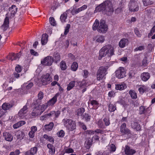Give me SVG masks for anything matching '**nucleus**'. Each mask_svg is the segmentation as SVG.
<instances>
[{
    "label": "nucleus",
    "instance_id": "f257e3e1",
    "mask_svg": "<svg viewBox=\"0 0 155 155\" xmlns=\"http://www.w3.org/2000/svg\"><path fill=\"white\" fill-rule=\"evenodd\" d=\"M17 8L15 5H12L9 8V12L6 14L4 23L1 27L3 31H6L9 27V21L8 18L9 17L11 18L13 17L14 15L17 12Z\"/></svg>",
    "mask_w": 155,
    "mask_h": 155
},
{
    "label": "nucleus",
    "instance_id": "f03ea898",
    "mask_svg": "<svg viewBox=\"0 0 155 155\" xmlns=\"http://www.w3.org/2000/svg\"><path fill=\"white\" fill-rule=\"evenodd\" d=\"M95 11L96 12L105 11L107 14L110 15L114 10L111 2L110 1L107 0L96 7Z\"/></svg>",
    "mask_w": 155,
    "mask_h": 155
},
{
    "label": "nucleus",
    "instance_id": "7ed1b4c3",
    "mask_svg": "<svg viewBox=\"0 0 155 155\" xmlns=\"http://www.w3.org/2000/svg\"><path fill=\"white\" fill-rule=\"evenodd\" d=\"M114 46L108 45L103 47L100 50L99 52V60L106 55L109 56H111L114 54Z\"/></svg>",
    "mask_w": 155,
    "mask_h": 155
},
{
    "label": "nucleus",
    "instance_id": "20e7f679",
    "mask_svg": "<svg viewBox=\"0 0 155 155\" xmlns=\"http://www.w3.org/2000/svg\"><path fill=\"white\" fill-rule=\"evenodd\" d=\"M62 122L64 126L69 130L72 131L76 128V124L72 120L64 119L63 120Z\"/></svg>",
    "mask_w": 155,
    "mask_h": 155
},
{
    "label": "nucleus",
    "instance_id": "39448f33",
    "mask_svg": "<svg viewBox=\"0 0 155 155\" xmlns=\"http://www.w3.org/2000/svg\"><path fill=\"white\" fill-rule=\"evenodd\" d=\"M126 71L124 67H120L115 71L116 77L119 79L123 78L125 76Z\"/></svg>",
    "mask_w": 155,
    "mask_h": 155
},
{
    "label": "nucleus",
    "instance_id": "423d86ee",
    "mask_svg": "<svg viewBox=\"0 0 155 155\" xmlns=\"http://www.w3.org/2000/svg\"><path fill=\"white\" fill-rule=\"evenodd\" d=\"M128 7L130 11L135 12L139 10V7L137 2L134 1H130L128 4Z\"/></svg>",
    "mask_w": 155,
    "mask_h": 155
},
{
    "label": "nucleus",
    "instance_id": "0eeeda50",
    "mask_svg": "<svg viewBox=\"0 0 155 155\" xmlns=\"http://www.w3.org/2000/svg\"><path fill=\"white\" fill-rule=\"evenodd\" d=\"M107 25L104 20L101 21L98 26L97 31L100 33H105L107 30Z\"/></svg>",
    "mask_w": 155,
    "mask_h": 155
},
{
    "label": "nucleus",
    "instance_id": "6e6552de",
    "mask_svg": "<svg viewBox=\"0 0 155 155\" xmlns=\"http://www.w3.org/2000/svg\"><path fill=\"white\" fill-rule=\"evenodd\" d=\"M53 61V58L50 56H48L41 60V63L45 66L51 65Z\"/></svg>",
    "mask_w": 155,
    "mask_h": 155
},
{
    "label": "nucleus",
    "instance_id": "1a4fd4ad",
    "mask_svg": "<svg viewBox=\"0 0 155 155\" xmlns=\"http://www.w3.org/2000/svg\"><path fill=\"white\" fill-rule=\"evenodd\" d=\"M52 81V78L48 73L42 76L41 82L43 85H46Z\"/></svg>",
    "mask_w": 155,
    "mask_h": 155
},
{
    "label": "nucleus",
    "instance_id": "9d476101",
    "mask_svg": "<svg viewBox=\"0 0 155 155\" xmlns=\"http://www.w3.org/2000/svg\"><path fill=\"white\" fill-rule=\"evenodd\" d=\"M120 131L123 134L128 135L130 134V130L126 128V125L125 123H123L121 125L120 127Z\"/></svg>",
    "mask_w": 155,
    "mask_h": 155
},
{
    "label": "nucleus",
    "instance_id": "9b49d317",
    "mask_svg": "<svg viewBox=\"0 0 155 155\" xmlns=\"http://www.w3.org/2000/svg\"><path fill=\"white\" fill-rule=\"evenodd\" d=\"M60 94L58 92L51 99H50L47 103L49 106H52L57 102V99L58 97L60 95Z\"/></svg>",
    "mask_w": 155,
    "mask_h": 155
},
{
    "label": "nucleus",
    "instance_id": "f8f14e48",
    "mask_svg": "<svg viewBox=\"0 0 155 155\" xmlns=\"http://www.w3.org/2000/svg\"><path fill=\"white\" fill-rule=\"evenodd\" d=\"M28 112V108L27 106L25 105L19 111L18 115V116L21 118H24Z\"/></svg>",
    "mask_w": 155,
    "mask_h": 155
},
{
    "label": "nucleus",
    "instance_id": "ddd939ff",
    "mask_svg": "<svg viewBox=\"0 0 155 155\" xmlns=\"http://www.w3.org/2000/svg\"><path fill=\"white\" fill-rule=\"evenodd\" d=\"M87 7L86 5H84L81 7L75 10L72 9L71 11V13L72 15L77 14L80 12L84 11L87 8Z\"/></svg>",
    "mask_w": 155,
    "mask_h": 155
},
{
    "label": "nucleus",
    "instance_id": "4468645a",
    "mask_svg": "<svg viewBox=\"0 0 155 155\" xmlns=\"http://www.w3.org/2000/svg\"><path fill=\"white\" fill-rule=\"evenodd\" d=\"M124 151L125 153L127 155H133L136 152L135 150L130 148L127 145L125 146Z\"/></svg>",
    "mask_w": 155,
    "mask_h": 155
},
{
    "label": "nucleus",
    "instance_id": "2eb2a0df",
    "mask_svg": "<svg viewBox=\"0 0 155 155\" xmlns=\"http://www.w3.org/2000/svg\"><path fill=\"white\" fill-rule=\"evenodd\" d=\"M128 40L125 38L121 39L119 43V46L121 48H124L128 44Z\"/></svg>",
    "mask_w": 155,
    "mask_h": 155
},
{
    "label": "nucleus",
    "instance_id": "dca6fc26",
    "mask_svg": "<svg viewBox=\"0 0 155 155\" xmlns=\"http://www.w3.org/2000/svg\"><path fill=\"white\" fill-rule=\"evenodd\" d=\"M3 136L4 137L5 139L7 141L11 142L13 140V136L8 132H4L3 133Z\"/></svg>",
    "mask_w": 155,
    "mask_h": 155
},
{
    "label": "nucleus",
    "instance_id": "f3484780",
    "mask_svg": "<svg viewBox=\"0 0 155 155\" xmlns=\"http://www.w3.org/2000/svg\"><path fill=\"white\" fill-rule=\"evenodd\" d=\"M37 130V128L36 126H32L31 128V131L28 133L29 137L31 138H33L35 136V134Z\"/></svg>",
    "mask_w": 155,
    "mask_h": 155
},
{
    "label": "nucleus",
    "instance_id": "a211bd4d",
    "mask_svg": "<svg viewBox=\"0 0 155 155\" xmlns=\"http://www.w3.org/2000/svg\"><path fill=\"white\" fill-rule=\"evenodd\" d=\"M60 114V112L59 111H57L56 112L53 111L47 114V115L48 116L52 117L53 118H56L58 117Z\"/></svg>",
    "mask_w": 155,
    "mask_h": 155
},
{
    "label": "nucleus",
    "instance_id": "6ab92c4d",
    "mask_svg": "<svg viewBox=\"0 0 155 155\" xmlns=\"http://www.w3.org/2000/svg\"><path fill=\"white\" fill-rule=\"evenodd\" d=\"M150 74L147 72L143 73L141 75L142 80L144 81H147L150 78Z\"/></svg>",
    "mask_w": 155,
    "mask_h": 155
},
{
    "label": "nucleus",
    "instance_id": "aec40b11",
    "mask_svg": "<svg viewBox=\"0 0 155 155\" xmlns=\"http://www.w3.org/2000/svg\"><path fill=\"white\" fill-rule=\"evenodd\" d=\"M108 68V67L107 66H102L99 68L97 72H100L101 74H103L104 76H105L107 74V70Z\"/></svg>",
    "mask_w": 155,
    "mask_h": 155
},
{
    "label": "nucleus",
    "instance_id": "412c9836",
    "mask_svg": "<svg viewBox=\"0 0 155 155\" xmlns=\"http://www.w3.org/2000/svg\"><path fill=\"white\" fill-rule=\"evenodd\" d=\"M127 87V86L124 83H121L120 84L115 85V88L116 90H122Z\"/></svg>",
    "mask_w": 155,
    "mask_h": 155
},
{
    "label": "nucleus",
    "instance_id": "4be33fe9",
    "mask_svg": "<svg viewBox=\"0 0 155 155\" xmlns=\"http://www.w3.org/2000/svg\"><path fill=\"white\" fill-rule=\"evenodd\" d=\"M93 39L94 40H95L97 42L102 43L104 41L105 38L103 36L98 35L94 38Z\"/></svg>",
    "mask_w": 155,
    "mask_h": 155
},
{
    "label": "nucleus",
    "instance_id": "5701e85b",
    "mask_svg": "<svg viewBox=\"0 0 155 155\" xmlns=\"http://www.w3.org/2000/svg\"><path fill=\"white\" fill-rule=\"evenodd\" d=\"M47 147L49 149V153L53 155L54 154L55 152V147L53 145L50 143L47 144Z\"/></svg>",
    "mask_w": 155,
    "mask_h": 155
},
{
    "label": "nucleus",
    "instance_id": "b1692460",
    "mask_svg": "<svg viewBox=\"0 0 155 155\" xmlns=\"http://www.w3.org/2000/svg\"><path fill=\"white\" fill-rule=\"evenodd\" d=\"M13 106L12 104L5 103L2 106V108L4 110H7L11 108Z\"/></svg>",
    "mask_w": 155,
    "mask_h": 155
},
{
    "label": "nucleus",
    "instance_id": "393cba45",
    "mask_svg": "<svg viewBox=\"0 0 155 155\" xmlns=\"http://www.w3.org/2000/svg\"><path fill=\"white\" fill-rule=\"evenodd\" d=\"M48 36L46 34H44L42 35L41 39V44L43 45H45L48 41Z\"/></svg>",
    "mask_w": 155,
    "mask_h": 155
},
{
    "label": "nucleus",
    "instance_id": "a878e982",
    "mask_svg": "<svg viewBox=\"0 0 155 155\" xmlns=\"http://www.w3.org/2000/svg\"><path fill=\"white\" fill-rule=\"evenodd\" d=\"M25 124V121L21 120L20 121L14 124L13 125V127L14 129H17L21 126Z\"/></svg>",
    "mask_w": 155,
    "mask_h": 155
},
{
    "label": "nucleus",
    "instance_id": "bb28decb",
    "mask_svg": "<svg viewBox=\"0 0 155 155\" xmlns=\"http://www.w3.org/2000/svg\"><path fill=\"white\" fill-rule=\"evenodd\" d=\"M16 135L17 139L21 140L24 139L25 134L23 132L19 131L17 133Z\"/></svg>",
    "mask_w": 155,
    "mask_h": 155
},
{
    "label": "nucleus",
    "instance_id": "cd10ccee",
    "mask_svg": "<svg viewBox=\"0 0 155 155\" xmlns=\"http://www.w3.org/2000/svg\"><path fill=\"white\" fill-rule=\"evenodd\" d=\"M70 11V9H69L66 11V12L64 13L63 14L61 15L60 17V19L62 22H64L65 21V20L66 19L67 17V12Z\"/></svg>",
    "mask_w": 155,
    "mask_h": 155
},
{
    "label": "nucleus",
    "instance_id": "c85d7f7f",
    "mask_svg": "<svg viewBox=\"0 0 155 155\" xmlns=\"http://www.w3.org/2000/svg\"><path fill=\"white\" fill-rule=\"evenodd\" d=\"M85 109L83 108L78 109L76 111V114L78 116H83L82 115L84 112Z\"/></svg>",
    "mask_w": 155,
    "mask_h": 155
},
{
    "label": "nucleus",
    "instance_id": "c756f323",
    "mask_svg": "<svg viewBox=\"0 0 155 155\" xmlns=\"http://www.w3.org/2000/svg\"><path fill=\"white\" fill-rule=\"evenodd\" d=\"M131 126L133 128L136 129L137 131L140 130L141 128L140 125L137 122H134L132 124Z\"/></svg>",
    "mask_w": 155,
    "mask_h": 155
},
{
    "label": "nucleus",
    "instance_id": "7c9ffc66",
    "mask_svg": "<svg viewBox=\"0 0 155 155\" xmlns=\"http://www.w3.org/2000/svg\"><path fill=\"white\" fill-rule=\"evenodd\" d=\"M54 126V124L53 122H50L49 124L46 125L45 127V129L47 131H50L52 130Z\"/></svg>",
    "mask_w": 155,
    "mask_h": 155
},
{
    "label": "nucleus",
    "instance_id": "2f4dec72",
    "mask_svg": "<svg viewBox=\"0 0 155 155\" xmlns=\"http://www.w3.org/2000/svg\"><path fill=\"white\" fill-rule=\"evenodd\" d=\"M129 93L132 98L136 99L137 98V94L134 91L132 90H130L129 91Z\"/></svg>",
    "mask_w": 155,
    "mask_h": 155
},
{
    "label": "nucleus",
    "instance_id": "473e14b6",
    "mask_svg": "<svg viewBox=\"0 0 155 155\" xmlns=\"http://www.w3.org/2000/svg\"><path fill=\"white\" fill-rule=\"evenodd\" d=\"M75 82L74 81H71L68 85L67 90L68 91L70 90L75 86Z\"/></svg>",
    "mask_w": 155,
    "mask_h": 155
},
{
    "label": "nucleus",
    "instance_id": "72a5a7b5",
    "mask_svg": "<svg viewBox=\"0 0 155 155\" xmlns=\"http://www.w3.org/2000/svg\"><path fill=\"white\" fill-rule=\"evenodd\" d=\"M148 89L147 87L145 85H143L141 86L138 89V91L140 93L143 94L145 91Z\"/></svg>",
    "mask_w": 155,
    "mask_h": 155
},
{
    "label": "nucleus",
    "instance_id": "f704fd0d",
    "mask_svg": "<svg viewBox=\"0 0 155 155\" xmlns=\"http://www.w3.org/2000/svg\"><path fill=\"white\" fill-rule=\"evenodd\" d=\"M99 21L98 20L96 19L93 25V29L95 31L98 29V26L99 25Z\"/></svg>",
    "mask_w": 155,
    "mask_h": 155
},
{
    "label": "nucleus",
    "instance_id": "c9c22d12",
    "mask_svg": "<svg viewBox=\"0 0 155 155\" xmlns=\"http://www.w3.org/2000/svg\"><path fill=\"white\" fill-rule=\"evenodd\" d=\"M90 102V103L93 106L92 108L93 109H96L97 108V105L99 104L97 101L93 100L91 101Z\"/></svg>",
    "mask_w": 155,
    "mask_h": 155
},
{
    "label": "nucleus",
    "instance_id": "e433bc0d",
    "mask_svg": "<svg viewBox=\"0 0 155 155\" xmlns=\"http://www.w3.org/2000/svg\"><path fill=\"white\" fill-rule=\"evenodd\" d=\"M82 119H85L86 122H88L90 121L91 116L88 114L85 113L82 116Z\"/></svg>",
    "mask_w": 155,
    "mask_h": 155
},
{
    "label": "nucleus",
    "instance_id": "4c0bfd02",
    "mask_svg": "<svg viewBox=\"0 0 155 155\" xmlns=\"http://www.w3.org/2000/svg\"><path fill=\"white\" fill-rule=\"evenodd\" d=\"M78 67V64L76 62H74L73 63L71 66V69L72 71H76L77 70Z\"/></svg>",
    "mask_w": 155,
    "mask_h": 155
},
{
    "label": "nucleus",
    "instance_id": "58836bf2",
    "mask_svg": "<svg viewBox=\"0 0 155 155\" xmlns=\"http://www.w3.org/2000/svg\"><path fill=\"white\" fill-rule=\"evenodd\" d=\"M77 82L78 83V85L81 87H82L84 86H87L89 85V84H87V81L84 80H83L81 82L78 81Z\"/></svg>",
    "mask_w": 155,
    "mask_h": 155
},
{
    "label": "nucleus",
    "instance_id": "ea45409f",
    "mask_svg": "<svg viewBox=\"0 0 155 155\" xmlns=\"http://www.w3.org/2000/svg\"><path fill=\"white\" fill-rule=\"evenodd\" d=\"M92 142V141L91 139L85 141V147L87 149H89L91 146Z\"/></svg>",
    "mask_w": 155,
    "mask_h": 155
},
{
    "label": "nucleus",
    "instance_id": "a19ab883",
    "mask_svg": "<svg viewBox=\"0 0 155 155\" xmlns=\"http://www.w3.org/2000/svg\"><path fill=\"white\" fill-rule=\"evenodd\" d=\"M60 67L62 70H65L67 68L66 63L65 61H62L60 63Z\"/></svg>",
    "mask_w": 155,
    "mask_h": 155
},
{
    "label": "nucleus",
    "instance_id": "79ce46f5",
    "mask_svg": "<svg viewBox=\"0 0 155 155\" xmlns=\"http://www.w3.org/2000/svg\"><path fill=\"white\" fill-rule=\"evenodd\" d=\"M143 5L145 6H147L153 4V2L151 0H143Z\"/></svg>",
    "mask_w": 155,
    "mask_h": 155
},
{
    "label": "nucleus",
    "instance_id": "37998d69",
    "mask_svg": "<svg viewBox=\"0 0 155 155\" xmlns=\"http://www.w3.org/2000/svg\"><path fill=\"white\" fill-rule=\"evenodd\" d=\"M108 107L109 110L110 112L114 111L116 109V106L112 104H110Z\"/></svg>",
    "mask_w": 155,
    "mask_h": 155
},
{
    "label": "nucleus",
    "instance_id": "c03bdc74",
    "mask_svg": "<svg viewBox=\"0 0 155 155\" xmlns=\"http://www.w3.org/2000/svg\"><path fill=\"white\" fill-rule=\"evenodd\" d=\"M33 86V84L32 82H30L29 83H25L23 84V86L26 87L27 89H30Z\"/></svg>",
    "mask_w": 155,
    "mask_h": 155
},
{
    "label": "nucleus",
    "instance_id": "a18cd8bd",
    "mask_svg": "<svg viewBox=\"0 0 155 155\" xmlns=\"http://www.w3.org/2000/svg\"><path fill=\"white\" fill-rule=\"evenodd\" d=\"M54 61L56 63L58 61H59L60 59V56L58 53L55 54L54 56Z\"/></svg>",
    "mask_w": 155,
    "mask_h": 155
},
{
    "label": "nucleus",
    "instance_id": "49530a36",
    "mask_svg": "<svg viewBox=\"0 0 155 155\" xmlns=\"http://www.w3.org/2000/svg\"><path fill=\"white\" fill-rule=\"evenodd\" d=\"M105 76H104L103 74H101L100 72H97V80H102Z\"/></svg>",
    "mask_w": 155,
    "mask_h": 155
},
{
    "label": "nucleus",
    "instance_id": "de8ad7c7",
    "mask_svg": "<svg viewBox=\"0 0 155 155\" xmlns=\"http://www.w3.org/2000/svg\"><path fill=\"white\" fill-rule=\"evenodd\" d=\"M38 107L41 109V110L43 112L47 108L48 106H49L47 103L45 104L41 105H39Z\"/></svg>",
    "mask_w": 155,
    "mask_h": 155
},
{
    "label": "nucleus",
    "instance_id": "09e8293b",
    "mask_svg": "<svg viewBox=\"0 0 155 155\" xmlns=\"http://www.w3.org/2000/svg\"><path fill=\"white\" fill-rule=\"evenodd\" d=\"M65 134L63 130H61L57 133V134L58 137H62Z\"/></svg>",
    "mask_w": 155,
    "mask_h": 155
},
{
    "label": "nucleus",
    "instance_id": "8fccbe9b",
    "mask_svg": "<svg viewBox=\"0 0 155 155\" xmlns=\"http://www.w3.org/2000/svg\"><path fill=\"white\" fill-rule=\"evenodd\" d=\"M49 21L51 24L53 26L56 25V21L54 19L53 17H50L49 18Z\"/></svg>",
    "mask_w": 155,
    "mask_h": 155
},
{
    "label": "nucleus",
    "instance_id": "3c124183",
    "mask_svg": "<svg viewBox=\"0 0 155 155\" xmlns=\"http://www.w3.org/2000/svg\"><path fill=\"white\" fill-rule=\"evenodd\" d=\"M37 150V147H34L31 148L30 150L31 151V153L33 154V155H35L36 153Z\"/></svg>",
    "mask_w": 155,
    "mask_h": 155
},
{
    "label": "nucleus",
    "instance_id": "603ef678",
    "mask_svg": "<svg viewBox=\"0 0 155 155\" xmlns=\"http://www.w3.org/2000/svg\"><path fill=\"white\" fill-rule=\"evenodd\" d=\"M21 51H20L19 53L17 54H14V56L13 58L14 60H16L18 59L21 56Z\"/></svg>",
    "mask_w": 155,
    "mask_h": 155
},
{
    "label": "nucleus",
    "instance_id": "864d4df0",
    "mask_svg": "<svg viewBox=\"0 0 155 155\" xmlns=\"http://www.w3.org/2000/svg\"><path fill=\"white\" fill-rule=\"evenodd\" d=\"M70 24H68L66 26L65 28V29H64V35H66L68 32H69V29L70 28Z\"/></svg>",
    "mask_w": 155,
    "mask_h": 155
},
{
    "label": "nucleus",
    "instance_id": "5fc2aeb1",
    "mask_svg": "<svg viewBox=\"0 0 155 155\" xmlns=\"http://www.w3.org/2000/svg\"><path fill=\"white\" fill-rule=\"evenodd\" d=\"M145 112V109L143 106H141L140 108L139 114H143Z\"/></svg>",
    "mask_w": 155,
    "mask_h": 155
},
{
    "label": "nucleus",
    "instance_id": "6e6d98bb",
    "mask_svg": "<svg viewBox=\"0 0 155 155\" xmlns=\"http://www.w3.org/2000/svg\"><path fill=\"white\" fill-rule=\"evenodd\" d=\"M22 67L19 65H17L15 68L16 71L18 73L20 72L22 70Z\"/></svg>",
    "mask_w": 155,
    "mask_h": 155
},
{
    "label": "nucleus",
    "instance_id": "4d7b16f0",
    "mask_svg": "<svg viewBox=\"0 0 155 155\" xmlns=\"http://www.w3.org/2000/svg\"><path fill=\"white\" fill-rule=\"evenodd\" d=\"M134 31L135 34L137 36L139 37H141V34L140 33L139 31L137 28H135L134 30Z\"/></svg>",
    "mask_w": 155,
    "mask_h": 155
},
{
    "label": "nucleus",
    "instance_id": "13d9d810",
    "mask_svg": "<svg viewBox=\"0 0 155 155\" xmlns=\"http://www.w3.org/2000/svg\"><path fill=\"white\" fill-rule=\"evenodd\" d=\"M65 152L66 153H71L74 152V150L71 148H67L65 150Z\"/></svg>",
    "mask_w": 155,
    "mask_h": 155
},
{
    "label": "nucleus",
    "instance_id": "bf43d9fd",
    "mask_svg": "<svg viewBox=\"0 0 155 155\" xmlns=\"http://www.w3.org/2000/svg\"><path fill=\"white\" fill-rule=\"evenodd\" d=\"M104 121L105 123V125L107 126H108L110 124V120L108 118H105L104 119Z\"/></svg>",
    "mask_w": 155,
    "mask_h": 155
},
{
    "label": "nucleus",
    "instance_id": "052dcab7",
    "mask_svg": "<svg viewBox=\"0 0 155 155\" xmlns=\"http://www.w3.org/2000/svg\"><path fill=\"white\" fill-rule=\"evenodd\" d=\"M14 54L11 53L7 56L9 60H10L11 61H12L14 60Z\"/></svg>",
    "mask_w": 155,
    "mask_h": 155
},
{
    "label": "nucleus",
    "instance_id": "680f3d73",
    "mask_svg": "<svg viewBox=\"0 0 155 155\" xmlns=\"http://www.w3.org/2000/svg\"><path fill=\"white\" fill-rule=\"evenodd\" d=\"M144 49V47L143 46H140L139 47H137L134 50V51H142V50H143Z\"/></svg>",
    "mask_w": 155,
    "mask_h": 155
},
{
    "label": "nucleus",
    "instance_id": "e2e57ef3",
    "mask_svg": "<svg viewBox=\"0 0 155 155\" xmlns=\"http://www.w3.org/2000/svg\"><path fill=\"white\" fill-rule=\"evenodd\" d=\"M110 151L112 152H114L115 151L116 147L114 144H112L110 146Z\"/></svg>",
    "mask_w": 155,
    "mask_h": 155
},
{
    "label": "nucleus",
    "instance_id": "0e129e2a",
    "mask_svg": "<svg viewBox=\"0 0 155 155\" xmlns=\"http://www.w3.org/2000/svg\"><path fill=\"white\" fill-rule=\"evenodd\" d=\"M36 109H34L33 110V111L31 113V115L33 117H35L36 116H38L39 115V113H37V112L36 111Z\"/></svg>",
    "mask_w": 155,
    "mask_h": 155
},
{
    "label": "nucleus",
    "instance_id": "69168bd1",
    "mask_svg": "<svg viewBox=\"0 0 155 155\" xmlns=\"http://www.w3.org/2000/svg\"><path fill=\"white\" fill-rule=\"evenodd\" d=\"M34 109H36V111L37 112V113H38V112L39 114V115H40L43 113V112L41 110V109L38 107V106L37 107H36Z\"/></svg>",
    "mask_w": 155,
    "mask_h": 155
},
{
    "label": "nucleus",
    "instance_id": "338daca9",
    "mask_svg": "<svg viewBox=\"0 0 155 155\" xmlns=\"http://www.w3.org/2000/svg\"><path fill=\"white\" fill-rule=\"evenodd\" d=\"M30 53L31 54L35 56H37L38 55V53L33 49L30 50Z\"/></svg>",
    "mask_w": 155,
    "mask_h": 155
},
{
    "label": "nucleus",
    "instance_id": "774afa93",
    "mask_svg": "<svg viewBox=\"0 0 155 155\" xmlns=\"http://www.w3.org/2000/svg\"><path fill=\"white\" fill-rule=\"evenodd\" d=\"M43 97V93L41 92L39 93L38 95V100H41L42 99Z\"/></svg>",
    "mask_w": 155,
    "mask_h": 155
}]
</instances>
